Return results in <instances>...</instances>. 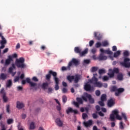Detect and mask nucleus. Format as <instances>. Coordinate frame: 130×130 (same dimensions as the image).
Returning <instances> with one entry per match:
<instances>
[{
    "mask_svg": "<svg viewBox=\"0 0 130 130\" xmlns=\"http://www.w3.org/2000/svg\"><path fill=\"white\" fill-rule=\"evenodd\" d=\"M34 128H35V124L34 123V122H32L30 123L29 129H34Z\"/></svg>",
    "mask_w": 130,
    "mask_h": 130,
    "instance_id": "obj_34",
    "label": "nucleus"
},
{
    "mask_svg": "<svg viewBox=\"0 0 130 130\" xmlns=\"http://www.w3.org/2000/svg\"><path fill=\"white\" fill-rule=\"evenodd\" d=\"M119 112L117 110L112 111V114L110 115V118L111 121H114V120H115V116L114 115H116V119H118V120H122V118L118 115Z\"/></svg>",
    "mask_w": 130,
    "mask_h": 130,
    "instance_id": "obj_2",
    "label": "nucleus"
},
{
    "mask_svg": "<svg viewBox=\"0 0 130 130\" xmlns=\"http://www.w3.org/2000/svg\"><path fill=\"white\" fill-rule=\"evenodd\" d=\"M88 53V48H86L84 51L82 52H80V54H79L80 56H84L85 54Z\"/></svg>",
    "mask_w": 130,
    "mask_h": 130,
    "instance_id": "obj_23",
    "label": "nucleus"
},
{
    "mask_svg": "<svg viewBox=\"0 0 130 130\" xmlns=\"http://www.w3.org/2000/svg\"><path fill=\"white\" fill-rule=\"evenodd\" d=\"M98 68L93 67L91 68V72L92 73H94V72H96L98 71Z\"/></svg>",
    "mask_w": 130,
    "mask_h": 130,
    "instance_id": "obj_42",
    "label": "nucleus"
},
{
    "mask_svg": "<svg viewBox=\"0 0 130 130\" xmlns=\"http://www.w3.org/2000/svg\"><path fill=\"white\" fill-rule=\"evenodd\" d=\"M87 117H88V115H87V114H86V113L82 114L83 119H86V118H87Z\"/></svg>",
    "mask_w": 130,
    "mask_h": 130,
    "instance_id": "obj_51",
    "label": "nucleus"
},
{
    "mask_svg": "<svg viewBox=\"0 0 130 130\" xmlns=\"http://www.w3.org/2000/svg\"><path fill=\"white\" fill-rule=\"evenodd\" d=\"M12 85H13V82H12V80H8L6 83L7 88H11Z\"/></svg>",
    "mask_w": 130,
    "mask_h": 130,
    "instance_id": "obj_20",
    "label": "nucleus"
},
{
    "mask_svg": "<svg viewBox=\"0 0 130 130\" xmlns=\"http://www.w3.org/2000/svg\"><path fill=\"white\" fill-rule=\"evenodd\" d=\"M110 92H117V87L116 86H113L110 88Z\"/></svg>",
    "mask_w": 130,
    "mask_h": 130,
    "instance_id": "obj_29",
    "label": "nucleus"
},
{
    "mask_svg": "<svg viewBox=\"0 0 130 130\" xmlns=\"http://www.w3.org/2000/svg\"><path fill=\"white\" fill-rule=\"evenodd\" d=\"M74 51L76 53H79L80 54L82 51V49H81L79 47H76L74 48Z\"/></svg>",
    "mask_w": 130,
    "mask_h": 130,
    "instance_id": "obj_27",
    "label": "nucleus"
},
{
    "mask_svg": "<svg viewBox=\"0 0 130 130\" xmlns=\"http://www.w3.org/2000/svg\"><path fill=\"white\" fill-rule=\"evenodd\" d=\"M117 78L118 81H122L123 80V75L122 73H118Z\"/></svg>",
    "mask_w": 130,
    "mask_h": 130,
    "instance_id": "obj_25",
    "label": "nucleus"
},
{
    "mask_svg": "<svg viewBox=\"0 0 130 130\" xmlns=\"http://www.w3.org/2000/svg\"><path fill=\"white\" fill-rule=\"evenodd\" d=\"M0 93L2 94V96L6 95V92H5V89L2 88L0 91Z\"/></svg>",
    "mask_w": 130,
    "mask_h": 130,
    "instance_id": "obj_47",
    "label": "nucleus"
},
{
    "mask_svg": "<svg viewBox=\"0 0 130 130\" xmlns=\"http://www.w3.org/2000/svg\"><path fill=\"white\" fill-rule=\"evenodd\" d=\"M96 51H97V49H96V48H93L91 49V52L93 54H95V53H96Z\"/></svg>",
    "mask_w": 130,
    "mask_h": 130,
    "instance_id": "obj_60",
    "label": "nucleus"
},
{
    "mask_svg": "<svg viewBox=\"0 0 130 130\" xmlns=\"http://www.w3.org/2000/svg\"><path fill=\"white\" fill-rule=\"evenodd\" d=\"M0 37H2V41L1 42V44H6L7 43V40H6V39L4 37V36H0Z\"/></svg>",
    "mask_w": 130,
    "mask_h": 130,
    "instance_id": "obj_32",
    "label": "nucleus"
},
{
    "mask_svg": "<svg viewBox=\"0 0 130 130\" xmlns=\"http://www.w3.org/2000/svg\"><path fill=\"white\" fill-rule=\"evenodd\" d=\"M7 78V74H5L4 73H1L0 74V79L2 80V81H5Z\"/></svg>",
    "mask_w": 130,
    "mask_h": 130,
    "instance_id": "obj_24",
    "label": "nucleus"
},
{
    "mask_svg": "<svg viewBox=\"0 0 130 130\" xmlns=\"http://www.w3.org/2000/svg\"><path fill=\"white\" fill-rule=\"evenodd\" d=\"M19 80H20V77H19L18 76L16 77L14 80V83H16V82H18Z\"/></svg>",
    "mask_w": 130,
    "mask_h": 130,
    "instance_id": "obj_59",
    "label": "nucleus"
},
{
    "mask_svg": "<svg viewBox=\"0 0 130 130\" xmlns=\"http://www.w3.org/2000/svg\"><path fill=\"white\" fill-rule=\"evenodd\" d=\"M62 99V102L63 103H66V102H67V101H68V98H67V96H66V95H63Z\"/></svg>",
    "mask_w": 130,
    "mask_h": 130,
    "instance_id": "obj_38",
    "label": "nucleus"
},
{
    "mask_svg": "<svg viewBox=\"0 0 130 130\" xmlns=\"http://www.w3.org/2000/svg\"><path fill=\"white\" fill-rule=\"evenodd\" d=\"M101 101H106V94H102L101 97Z\"/></svg>",
    "mask_w": 130,
    "mask_h": 130,
    "instance_id": "obj_33",
    "label": "nucleus"
},
{
    "mask_svg": "<svg viewBox=\"0 0 130 130\" xmlns=\"http://www.w3.org/2000/svg\"><path fill=\"white\" fill-rule=\"evenodd\" d=\"M84 89L85 91L89 92H91V91H94V87H93V86H91V85L88 84H86L84 85Z\"/></svg>",
    "mask_w": 130,
    "mask_h": 130,
    "instance_id": "obj_8",
    "label": "nucleus"
},
{
    "mask_svg": "<svg viewBox=\"0 0 130 130\" xmlns=\"http://www.w3.org/2000/svg\"><path fill=\"white\" fill-rule=\"evenodd\" d=\"M11 57L12 59L17 58V57H18V55L17 54V53H14L11 55Z\"/></svg>",
    "mask_w": 130,
    "mask_h": 130,
    "instance_id": "obj_54",
    "label": "nucleus"
},
{
    "mask_svg": "<svg viewBox=\"0 0 130 130\" xmlns=\"http://www.w3.org/2000/svg\"><path fill=\"white\" fill-rule=\"evenodd\" d=\"M95 76H97V74H93V77L91 79L89 80V82L91 83V84H94V83H97V82H98V79H97Z\"/></svg>",
    "mask_w": 130,
    "mask_h": 130,
    "instance_id": "obj_12",
    "label": "nucleus"
},
{
    "mask_svg": "<svg viewBox=\"0 0 130 130\" xmlns=\"http://www.w3.org/2000/svg\"><path fill=\"white\" fill-rule=\"evenodd\" d=\"M67 80L69 81V83H72L73 80H74V83L77 84L79 83L80 80H81V75L76 74L75 76H67Z\"/></svg>",
    "mask_w": 130,
    "mask_h": 130,
    "instance_id": "obj_3",
    "label": "nucleus"
},
{
    "mask_svg": "<svg viewBox=\"0 0 130 130\" xmlns=\"http://www.w3.org/2000/svg\"><path fill=\"white\" fill-rule=\"evenodd\" d=\"M66 112L67 114H70V113H74V114H78V110H74L71 107L68 108V109L66 110Z\"/></svg>",
    "mask_w": 130,
    "mask_h": 130,
    "instance_id": "obj_9",
    "label": "nucleus"
},
{
    "mask_svg": "<svg viewBox=\"0 0 130 130\" xmlns=\"http://www.w3.org/2000/svg\"><path fill=\"white\" fill-rule=\"evenodd\" d=\"M122 117H123L125 121L127 120V117H126V114L124 113H121Z\"/></svg>",
    "mask_w": 130,
    "mask_h": 130,
    "instance_id": "obj_37",
    "label": "nucleus"
},
{
    "mask_svg": "<svg viewBox=\"0 0 130 130\" xmlns=\"http://www.w3.org/2000/svg\"><path fill=\"white\" fill-rule=\"evenodd\" d=\"M56 109L58 111H60V110H61V107H60V104L56 106Z\"/></svg>",
    "mask_w": 130,
    "mask_h": 130,
    "instance_id": "obj_57",
    "label": "nucleus"
},
{
    "mask_svg": "<svg viewBox=\"0 0 130 130\" xmlns=\"http://www.w3.org/2000/svg\"><path fill=\"white\" fill-rule=\"evenodd\" d=\"M92 121L91 120H89L87 122H84V124L86 127H88V126H90V125H92Z\"/></svg>",
    "mask_w": 130,
    "mask_h": 130,
    "instance_id": "obj_21",
    "label": "nucleus"
},
{
    "mask_svg": "<svg viewBox=\"0 0 130 130\" xmlns=\"http://www.w3.org/2000/svg\"><path fill=\"white\" fill-rule=\"evenodd\" d=\"M99 59L100 60H106L107 59V56L103 55V54H101Z\"/></svg>",
    "mask_w": 130,
    "mask_h": 130,
    "instance_id": "obj_26",
    "label": "nucleus"
},
{
    "mask_svg": "<svg viewBox=\"0 0 130 130\" xmlns=\"http://www.w3.org/2000/svg\"><path fill=\"white\" fill-rule=\"evenodd\" d=\"M99 104L100 105V106L103 107L104 106L105 104H104V101H99Z\"/></svg>",
    "mask_w": 130,
    "mask_h": 130,
    "instance_id": "obj_53",
    "label": "nucleus"
},
{
    "mask_svg": "<svg viewBox=\"0 0 130 130\" xmlns=\"http://www.w3.org/2000/svg\"><path fill=\"white\" fill-rule=\"evenodd\" d=\"M119 128L120 129H124V126H123V122L121 121L119 123Z\"/></svg>",
    "mask_w": 130,
    "mask_h": 130,
    "instance_id": "obj_40",
    "label": "nucleus"
},
{
    "mask_svg": "<svg viewBox=\"0 0 130 130\" xmlns=\"http://www.w3.org/2000/svg\"><path fill=\"white\" fill-rule=\"evenodd\" d=\"M92 117H93V118H94V119H96L98 118V115H97V114L93 113L92 114Z\"/></svg>",
    "mask_w": 130,
    "mask_h": 130,
    "instance_id": "obj_50",
    "label": "nucleus"
},
{
    "mask_svg": "<svg viewBox=\"0 0 130 130\" xmlns=\"http://www.w3.org/2000/svg\"><path fill=\"white\" fill-rule=\"evenodd\" d=\"M73 64L75 66H79V64H80V61L76 58H73L69 63V67H72V66H73Z\"/></svg>",
    "mask_w": 130,
    "mask_h": 130,
    "instance_id": "obj_7",
    "label": "nucleus"
},
{
    "mask_svg": "<svg viewBox=\"0 0 130 130\" xmlns=\"http://www.w3.org/2000/svg\"><path fill=\"white\" fill-rule=\"evenodd\" d=\"M87 98H88L89 103L91 104H94V103H95V101L94 100V99L92 98V95L88 94V93H85L84 94V96H82V99L84 101L87 102V101H88Z\"/></svg>",
    "mask_w": 130,
    "mask_h": 130,
    "instance_id": "obj_4",
    "label": "nucleus"
},
{
    "mask_svg": "<svg viewBox=\"0 0 130 130\" xmlns=\"http://www.w3.org/2000/svg\"><path fill=\"white\" fill-rule=\"evenodd\" d=\"M93 44H94V41L91 40L89 41V46H93Z\"/></svg>",
    "mask_w": 130,
    "mask_h": 130,
    "instance_id": "obj_63",
    "label": "nucleus"
},
{
    "mask_svg": "<svg viewBox=\"0 0 130 130\" xmlns=\"http://www.w3.org/2000/svg\"><path fill=\"white\" fill-rule=\"evenodd\" d=\"M14 122V120L13 119H8L7 120V123L8 124H11Z\"/></svg>",
    "mask_w": 130,
    "mask_h": 130,
    "instance_id": "obj_45",
    "label": "nucleus"
},
{
    "mask_svg": "<svg viewBox=\"0 0 130 130\" xmlns=\"http://www.w3.org/2000/svg\"><path fill=\"white\" fill-rule=\"evenodd\" d=\"M26 115L25 114H22L21 115V117L22 119H25V118H26Z\"/></svg>",
    "mask_w": 130,
    "mask_h": 130,
    "instance_id": "obj_62",
    "label": "nucleus"
},
{
    "mask_svg": "<svg viewBox=\"0 0 130 130\" xmlns=\"http://www.w3.org/2000/svg\"><path fill=\"white\" fill-rule=\"evenodd\" d=\"M101 46H102V44H101V43L98 42L96 43L95 47L96 48H99V47H101Z\"/></svg>",
    "mask_w": 130,
    "mask_h": 130,
    "instance_id": "obj_44",
    "label": "nucleus"
},
{
    "mask_svg": "<svg viewBox=\"0 0 130 130\" xmlns=\"http://www.w3.org/2000/svg\"><path fill=\"white\" fill-rule=\"evenodd\" d=\"M108 44H109L108 42L104 41L102 43V46H104V47L108 46Z\"/></svg>",
    "mask_w": 130,
    "mask_h": 130,
    "instance_id": "obj_41",
    "label": "nucleus"
},
{
    "mask_svg": "<svg viewBox=\"0 0 130 130\" xmlns=\"http://www.w3.org/2000/svg\"><path fill=\"white\" fill-rule=\"evenodd\" d=\"M73 104H74L77 108H79V107H80L79 103H78V102H73Z\"/></svg>",
    "mask_w": 130,
    "mask_h": 130,
    "instance_id": "obj_48",
    "label": "nucleus"
},
{
    "mask_svg": "<svg viewBox=\"0 0 130 130\" xmlns=\"http://www.w3.org/2000/svg\"><path fill=\"white\" fill-rule=\"evenodd\" d=\"M99 74L100 75H102V74H105V70L103 69H101L99 71Z\"/></svg>",
    "mask_w": 130,
    "mask_h": 130,
    "instance_id": "obj_46",
    "label": "nucleus"
},
{
    "mask_svg": "<svg viewBox=\"0 0 130 130\" xmlns=\"http://www.w3.org/2000/svg\"><path fill=\"white\" fill-rule=\"evenodd\" d=\"M130 59L128 58H125L123 62H120V64L124 68H130Z\"/></svg>",
    "mask_w": 130,
    "mask_h": 130,
    "instance_id": "obj_6",
    "label": "nucleus"
},
{
    "mask_svg": "<svg viewBox=\"0 0 130 130\" xmlns=\"http://www.w3.org/2000/svg\"><path fill=\"white\" fill-rule=\"evenodd\" d=\"M32 81H34V82H38L39 80H38V78H37V77L34 76L32 78Z\"/></svg>",
    "mask_w": 130,
    "mask_h": 130,
    "instance_id": "obj_56",
    "label": "nucleus"
},
{
    "mask_svg": "<svg viewBox=\"0 0 130 130\" xmlns=\"http://www.w3.org/2000/svg\"><path fill=\"white\" fill-rule=\"evenodd\" d=\"M55 122L58 126L61 127L63 124V123H62V121L60 120V119L59 118L56 119Z\"/></svg>",
    "mask_w": 130,
    "mask_h": 130,
    "instance_id": "obj_18",
    "label": "nucleus"
},
{
    "mask_svg": "<svg viewBox=\"0 0 130 130\" xmlns=\"http://www.w3.org/2000/svg\"><path fill=\"white\" fill-rule=\"evenodd\" d=\"M84 63H86V64H89L90 63V60L89 59H85L84 61Z\"/></svg>",
    "mask_w": 130,
    "mask_h": 130,
    "instance_id": "obj_61",
    "label": "nucleus"
},
{
    "mask_svg": "<svg viewBox=\"0 0 130 130\" xmlns=\"http://www.w3.org/2000/svg\"><path fill=\"white\" fill-rule=\"evenodd\" d=\"M51 75L54 77V81L55 80V78H57V73L55 72H53L52 70H50L49 71V73L46 75V80L47 81H49L50 80V78H51Z\"/></svg>",
    "mask_w": 130,
    "mask_h": 130,
    "instance_id": "obj_5",
    "label": "nucleus"
},
{
    "mask_svg": "<svg viewBox=\"0 0 130 130\" xmlns=\"http://www.w3.org/2000/svg\"><path fill=\"white\" fill-rule=\"evenodd\" d=\"M25 58L24 57H20L19 59H16L15 61V64L18 68L24 69L26 68V64H25Z\"/></svg>",
    "mask_w": 130,
    "mask_h": 130,
    "instance_id": "obj_1",
    "label": "nucleus"
},
{
    "mask_svg": "<svg viewBox=\"0 0 130 130\" xmlns=\"http://www.w3.org/2000/svg\"><path fill=\"white\" fill-rule=\"evenodd\" d=\"M42 88L43 89V90H46L47 89V87H48V83L45 82L42 84L41 85Z\"/></svg>",
    "mask_w": 130,
    "mask_h": 130,
    "instance_id": "obj_28",
    "label": "nucleus"
},
{
    "mask_svg": "<svg viewBox=\"0 0 130 130\" xmlns=\"http://www.w3.org/2000/svg\"><path fill=\"white\" fill-rule=\"evenodd\" d=\"M61 71L62 72H64V71H71V66H70V64H68V66L67 67H66L64 66L62 67Z\"/></svg>",
    "mask_w": 130,
    "mask_h": 130,
    "instance_id": "obj_22",
    "label": "nucleus"
},
{
    "mask_svg": "<svg viewBox=\"0 0 130 130\" xmlns=\"http://www.w3.org/2000/svg\"><path fill=\"white\" fill-rule=\"evenodd\" d=\"M26 81L27 82V83L29 84L30 87H36V86H37V83H35L33 82H31V79H30V78H26Z\"/></svg>",
    "mask_w": 130,
    "mask_h": 130,
    "instance_id": "obj_11",
    "label": "nucleus"
},
{
    "mask_svg": "<svg viewBox=\"0 0 130 130\" xmlns=\"http://www.w3.org/2000/svg\"><path fill=\"white\" fill-rule=\"evenodd\" d=\"M103 81H108L109 80V77H108L107 76H104L103 78Z\"/></svg>",
    "mask_w": 130,
    "mask_h": 130,
    "instance_id": "obj_49",
    "label": "nucleus"
},
{
    "mask_svg": "<svg viewBox=\"0 0 130 130\" xmlns=\"http://www.w3.org/2000/svg\"><path fill=\"white\" fill-rule=\"evenodd\" d=\"M11 61H13V59L12 58V56L9 55L8 58L5 61V66H9L11 63Z\"/></svg>",
    "mask_w": 130,
    "mask_h": 130,
    "instance_id": "obj_16",
    "label": "nucleus"
},
{
    "mask_svg": "<svg viewBox=\"0 0 130 130\" xmlns=\"http://www.w3.org/2000/svg\"><path fill=\"white\" fill-rule=\"evenodd\" d=\"M117 50V48L116 47V46H114L112 47V51H116Z\"/></svg>",
    "mask_w": 130,
    "mask_h": 130,
    "instance_id": "obj_64",
    "label": "nucleus"
},
{
    "mask_svg": "<svg viewBox=\"0 0 130 130\" xmlns=\"http://www.w3.org/2000/svg\"><path fill=\"white\" fill-rule=\"evenodd\" d=\"M124 56H128L129 53L127 51H125L123 52Z\"/></svg>",
    "mask_w": 130,
    "mask_h": 130,
    "instance_id": "obj_58",
    "label": "nucleus"
},
{
    "mask_svg": "<svg viewBox=\"0 0 130 130\" xmlns=\"http://www.w3.org/2000/svg\"><path fill=\"white\" fill-rule=\"evenodd\" d=\"M6 111L8 113H10V105L6 106Z\"/></svg>",
    "mask_w": 130,
    "mask_h": 130,
    "instance_id": "obj_52",
    "label": "nucleus"
},
{
    "mask_svg": "<svg viewBox=\"0 0 130 130\" xmlns=\"http://www.w3.org/2000/svg\"><path fill=\"white\" fill-rule=\"evenodd\" d=\"M2 97L4 102H5V103L8 102V97L6 96V94L2 95Z\"/></svg>",
    "mask_w": 130,
    "mask_h": 130,
    "instance_id": "obj_36",
    "label": "nucleus"
},
{
    "mask_svg": "<svg viewBox=\"0 0 130 130\" xmlns=\"http://www.w3.org/2000/svg\"><path fill=\"white\" fill-rule=\"evenodd\" d=\"M105 53H106V54H112L113 52L110 50H106L105 51Z\"/></svg>",
    "mask_w": 130,
    "mask_h": 130,
    "instance_id": "obj_43",
    "label": "nucleus"
},
{
    "mask_svg": "<svg viewBox=\"0 0 130 130\" xmlns=\"http://www.w3.org/2000/svg\"><path fill=\"white\" fill-rule=\"evenodd\" d=\"M108 107H112L114 104H115V102L113 100V99H110L108 101Z\"/></svg>",
    "mask_w": 130,
    "mask_h": 130,
    "instance_id": "obj_13",
    "label": "nucleus"
},
{
    "mask_svg": "<svg viewBox=\"0 0 130 130\" xmlns=\"http://www.w3.org/2000/svg\"><path fill=\"white\" fill-rule=\"evenodd\" d=\"M120 53H121V51L120 50L117 51V52L114 53V57H117L120 55Z\"/></svg>",
    "mask_w": 130,
    "mask_h": 130,
    "instance_id": "obj_30",
    "label": "nucleus"
},
{
    "mask_svg": "<svg viewBox=\"0 0 130 130\" xmlns=\"http://www.w3.org/2000/svg\"><path fill=\"white\" fill-rule=\"evenodd\" d=\"M94 38L97 39V40H101V39L102 38V36L99 32H94Z\"/></svg>",
    "mask_w": 130,
    "mask_h": 130,
    "instance_id": "obj_15",
    "label": "nucleus"
},
{
    "mask_svg": "<svg viewBox=\"0 0 130 130\" xmlns=\"http://www.w3.org/2000/svg\"><path fill=\"white\" fill-rule=\"evenodd\" d=\"M76 100L79 104H83V100L81 98H77Z\"/></svg>",
    "mask_w": 130,
    "mask_h": 130,
    "instance_id": "obj_35",
    "label": "nucleus"
},
{
    "mask_svg": "<svg viewBox=\"0 0 130 130\" xmlns=\"http://www.w3.org/2000/svg\"><path fill=\"white\" fill-rule=\"evenodd\" d=\"M123 92H124V88L122 87L117 88V91L115 93V95L118 97V96H119L121 93H123Z\"/></svg>",
    "mask_w": 130,
    "mask_h": 130,
    "instance_id": "obj_10",
    "label": "nucleus"
},
{
    "mask_svg": "<svg viewBox=\"0 0 130 130\" xmlns=\"http://www.w3.org/2000/svg\"><path fill=\"white\" fill-rule=\"evenodd\" d=\"M108 75L109 76V78H113V77H114V73L112 69L109 70V73H108Z\"/></svg>",
    "mask_w": 130,
    "mask_h": 130,
    "instance_id": "obj_19",
    "label": "nucleus"
},
{
    "mask_svg": "<svg viewBox=\"0 0 130 130\" xmlns=\"http://www.w3.org/2000/svg\"><path fill=\"white\" fill-rule=\"evenodd\" d=\"M100 94H101V92H100V90H96L95 91V95L96 96H100Z\"/></svg>",
    "mask_w": 130,
    "mask_h": 130,
    "instance_id": "obj_55",
    "label": "nucleus"
},
{
    "mask_svg": "<svg viewBox=\"0 0 130 130\" xmlns=\"http://www.w3.org/2000/svg\"><path fill=\"white\" fill-rule=\"evenodd\" d=\"M16 107L18 109H22L24 107V104L20 101H17L16 103Z\"/></svg>",
    "mask_w": 130,
    "mask_h": 130,
    "instance_id": "obj_14",
    "label": "nucleus"
},
{
    "mask_svg": "<svg viewBox=\"0 0 130 130\" xmlns=\"http://www.w3.org/2000/svg\"><path fill=\"white\" fill-rule=\"evenodd\" d=\"M113 72L114 73V74H118V73H119V69H118V68H114Z\"/></svg>",
    "mask_w": 130,
    "mask_h": 130,
    "instance_id": "obj_39",
    "label": "nucleus"
},
{
    "mask_svg": "<svg viewBox=\"0 0 130 130\" xmlns=\"http://www.w3.org/2000/svg\"><path fill=\"white\" fill-rule=\"evenodd\" d=\"M55 89L56 91H57V90L59 89V86H58V84H59V80H58V78H55Z\"/></svg>",
    "mask_w": 130,
    "mask_h": 130,
    "instance_id": "obj_17",
    "label": "nucleus"
},
{
    "mask_svg": "<svg viewBox=\"0 0 130 130\" xmlns=\"http://www.w3.org/2000/svg\"><path fill=\"white\" fill-rule=\"evenodd\" d=\"M94 87H98L99 88H101L102 87V83L100 82H95L94 83Z\"/></svg>",
    "mask_w": 130,
    "mask_h": 130,
    "instance_id": "obj_31",
    "label": "nucleus"
}]
</instances>
